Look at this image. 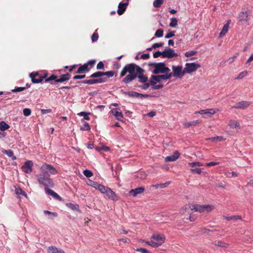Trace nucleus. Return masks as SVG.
I'll return each mask as SVG.
<instances>
[{"instance_id":"obj_1","label":"nucleus","mask_w":253,"mask_h":253,"mask_svg":"<svg viewBox=\"0 0 253 253\" xmlns=\"http://www.w3.org/2000/svg\"><path fill=\"white\" fill-rule=\"evenodd\" d=\"M144 70L134 63H129L126 65L120 73V77L125 76L127 73V75L123 80V82L127 84L132 82L137 77L140 83H144L148 81V78L144 75Z\"/></svg>"},{"instance_id":"obj_2","label":"nucleus","mask_w":253,"mask_h":253,"mask_svg":"<svg viewBox=\"0 0 253 253\" xmlns=\"http://www.w3.org/2000/svg\"><path fill=\"white\" fill-rule=\"evenodd\" d=\"M115 74L113 71H109L106 72L98 71L91 74L90 76L92 79L88 80L79 81L78 83L86 84H93L98 83H105L108 81L109 78L112 77Z\"/></svg>"},{"instance_id":"obj_3","label":"nucleus","mask_w":253,"mask_h":253,"mask_svg":"<svg viewBox=\"0 0 253 253\" xmlns=\"http://www.w3.org/2000/svg\"><path fill=\"white\" fill-rule=\"evenodd\" d=\"M149 67H152L154 68L152 73L155 74H159L160 73H165L166 72H169L170 70L167 67L164 62L159 63H148Z\"/></svg>"},{"instance_id":"obj_4","label":"nucleus","mask_w":253,"mask_h":253,"mask_svg":"<svg viewBox=\"0 0 253 253\" xmlns=\"http://www.w3.org/2000/svg\"><path fill=\"white\" fill-rule=\"evenodd\" d=\"M36 177L39 183L43 185L45 188H48V187H53L54 186L52 180L48 176H45L42 174H39L36 175Z\"/></svg>"},{"instance_id":"obj_5","label":"nucleus","mask_w":253,"mask_h":253,"mask_svg":"<svg viewBox=\"0 0 253 253\" xmlns=\"http://www.w3.org/2000/svg\"><path fill=\"white\" fill-rule=\"evenodd\" d=\"M96 62L95 59L88 61L86 63L80 66L76 73L81 74L89 72L94 67Z\"/></svg>"},{"instance_id":"obj_6","label":"nucleus","mask_w":253,"mask_h":253,"mask_svg":"<svg viewBox=\"0 0 253 253\" xmlns=\"http://www.w3.org/2000/svg\"><path fill=\"white\" fill-rule=\"evenodd\" d=\"M101 193L105 194L107 198L113 201H116L119 199V197L115 193L108 187H100Z\"/></svg>"},{"instance_id":"obj_7","label":"nucleus","mask_w":253,"mask_h":253,"mask_svg":"<svg viewBox=\"0 0 253 253\" xmlns=\"http://www.w3.org/2000/svg\"><path fill=\"white\" fill-rule=\"evenodd\" d=\"M41 170L43 173L47 174L48 176L50 175H55L57 173L56 169L52 166L46 163L41 166Z\"/></svg>"},{"instance_id":"obj_8","label":"nucleus","mask_w":253,"mask_h":253,"mask_svg":"<svg viewBox=\"0 0 253 253\" xmlns=\"http://www.w3.org/2000/svg\"><path fill=\"white\" fill-rule=\"evenodd\" d=\"M30 77L32 82L35 84L41 83L43 79L47 78V74H44L43 76H41L38 72H32L30 74Z\"/></svg>"},{"instance_id":"obj_9","label":"nucleus","mask_w":253,"mask_h":253,"mask_svg":"<svg viewBox=\"0 0 253 253\" xmlns=\"http://www.w3.org/2000/svg\"><path fill=\"white\" fill-rule=\"evenodd\" d=\"M201 67L199 64L195 63H187L185 64V67L184 69V73H191L194 71H195L197 69Z\"/></svg>"},{"instance_id":"obj_10","label":"nucleus","mask_w":253,"mask_h":253,"mask_svg":"<svg viewBox=\"0 0 253 253\" xmlns=\"http://www.w3.org/2000/svg\"><path fill=\"white\" fill-rule=\"evenodd\" d=\"M172 69L173 72V76L174 77L181 78L185 74L184 70H182V67L181 66H172Z\"/></svg>"},{"instance_id":"obj_11","label":"nucleus","mask_w":253,"mask_h":253,"mask_svg":"<svg viewBox=\"0 0 253 253\" xmlns=\"http://www.w3.org/2000/svg\"><path fill=\"white\" fill-rule=\"evenodd\" d=\"M178 54L174 52V50L171 48H168L163 51V57L172 58L174 57H177Z\"/></svg>"},{"instance_id":"obj_12","label":"nucleus","mask_w":253,"mask_h":253,"mask_svg":"<svg viewBox=\"0 0 253 253\" xmlns=\"http://www.w3.org/2000/svg\"><path fill=\"white\" fill-rule=\"evenodd\" d=\"M33 163L31 161H27L22 167V169L26 173H30L32 171Z\"/></svg>"},{"instance_id":"obj_13","label":"nucleus","mask_w":253,"mask_h":253,"mask_svg":"<svg viewBox=\"0 0 253 253\" xmlns=\"http://www.w3.org/2000/svg\"><path fill=\"white\" fill-rule=\"evenodd\" d=\"M251 105V102L243 101L237 102L232 108L245 109L248 108Z\"/></svg>"},{"instance_id":"obj_14","label":"nucleus","mask_w":253,"mask_h":253,"mask_svg":"<svg viewBox=\"0 0 253 253\" xmlns=\"http://www.w3.org/2000/svg\"><path fill=\"white\" fill-rule=\"evenodd\" d=\"M128 2L123 3L120 2L118 5V9L117 10L118 14L119 15H122L126 11Z\"/></svg>"},{"instance_id":"obj_15","label":"nucleus","mask_w":253,"mask_h":253,"mask_svg":"<svg viewBox=\"0 0 253 253\" xmlns=\"http://www.w3.org/2000/svg\"><path fill=\"white\" fill-rule=\"evenodd\" d=\"M193 211H194L193 205L188 204L181 208L180 212L182 214H184L185 212L190 213Z\"/></svg>"},{"instance_id":"obj_16","label":"nucleus","mask_w":253,"mask_h":253,"mask_svg":"<svg viewBox=\"0 0 253 253\" xmlns=\"http://www.w3.org/2000/svg\"><path fill=\"white\" fill-rule=\"evenodd\" d=\"M145 190V189L143 187H140L138 188H135L134 189H131L129 191V194L133 197L136 196L139 194L142 193Z\"/></svg>"},{"instance_id":"obj_17","label":"nucleus","mask_w":253,"mask_h":253,"mask_svg":"<svg viewBox=\"0 0 253 253\" xmlns=\"http://www.w3.org/2000/svg\"><path fill=\"white\" fill-rule=\"evenodd\" d=\"M151 238L157 242H162V244L164 242L165 237L164 235L153 234Z\"/></svg>"},{"instance_id":"obj_18","label":"nucleus","mask_w":253,"mask_h":253,"mask_svg":"<svg viewBox=\"0 0 253 253\" xmlns=\"http://www.w3.org/2000/svg\"><path fill=\"white\" fill-rule=\"evenodd\" d=\"M48 253H65L62 249H58L55 246H50L47 248Z\"/></svg>"},{"instance_id":"obj_19","label":"nucleus","mask_w":253,"mask_h":253,"mask_svg":"<svg viewBox=\"0 0 253 253\" xmlns=\"http://www.w3.org/2000/svg\"><path fill=\"white\" fill-rule=\"evenodd\" d=\"M179 157V154L177 151H175L173 154L170 156H167L165 158L166 162H173L177 160Z\"/></svg>"},{"instance_id":"obj_20","label":"nucleus","mask_w":253,"mask_h":253,"mask_svg":"<svg viewBox=\"0 0 253 253\" xmlns=\"http://www.w3.org/2000/svg\"><path fill=\"white\" fill-rule=\"evenodd\" d=\"M71 78V75L69 73H66L63 75H62L60 76V78L56 80H55V82L57 83H62L64 81H66L69 80Z\"/></svg>"},{"instance_id":"obj_21","label":"nucleus","mask_w":253,"mask_h":253,"mask_svg":"<svg viewBox=\"0 0 253 253\" xmlns=\"http://www.w3.org/2000/svg\"><path fill=\"white\" fill-rule=\"evenodd\" d=\"M231 21L229 20L227 21V23H226L222 28V30L219 33V36L220 37H223L224 36L226 33L228 32L229 28V24L230 23Z\"/></svg>"},{"instance_id":"obj_22","label":"nucleus","mask_w":253,"mask_h":253,"mask_svg":"<svg viewBox=\"0 0 253 253\" xmlns=\"http://www.w3.org/2000/svg\"><path fill=\"white\" fill-rule=\"evenodd\" d=\"M111 112L114 116L117 118V120L119 121L121 120L119 118H123L124 117L123 113L120 111V109H113L111 110Z\"/></svg>"},{"instance_id":"obj_23","label":"nucleus","mask_w":253,"mask_h":253,"mask_svg":"<svg viewBox=\"0 0 253 253\" xmlns=\"http://www.w3.org/2000/svg\"><path fill=\"white\" fill-rule=\"evenodd\" d=\"M199 113L201 115L203 114H210L211 115H212L215 113V112L212 109H206V110H201L199 111L195 112V114Z\"/></svg>"},{"instance_id":"obj_24","label":"nucleus","mask_w":253,"mask_h":253,"mask_svg":"<svg viewBox=\"0 0 253 253\" xmlns=\"http://www.w3.org/2000/svg\"><path fill=\"white\" fill-rule=\"evenodd\" d=\"M45 191L48 195L52 196L53 197L56 199H60L61 197L53 190L48 189V188H45Z\"/></svg>"},{"instance_id":"obj_25","label":"nucleus","mask_w":253,"mask_h":253,"mask_svg":"<svg viewBox=\"0 0 253 253\" xmlns=\"http://www.w3.org/2000/svg\"><path fill=\"white\" fill-rule=\"evenodd\" d=\"M160 82L158 75H152L149 80L151 85H154Z\"/></svg>"},{"instance_id":"obj_26","label":"nucleus","mask_w":253,"mask_h":253,"mask_svg":"<svg viewBox=\"0 0 253 253\" xmlns=\"http://www.w3.org/2000/svg\"><path fill=\"white\" fill-rule=\"evenodd\" d=\"M229 126L231 128H240V126L239 122L236 120H231L229 121Z\"/></svg>"},{"instance_id":"obj_27","label":"nucleus","mask_w":253,"mask_h":253,"mask_svg":"<svg viewBox=\"0 0 253 253\" xmlns=\"http://www.w3.org/2000/svg\"><path fill=\"white\" fill-rule=\"evenodd\" d=\"M2 152L6 154L8 157H10L12 160H15L16 159V157L14 156L13 151L10 149L3 150L2 151Z\"/></svg>"},{"instance_id":"obj_28","label":"nucleus","mask_w":253,"mask_h":253,"mask_svg":"<svg viewBox=\"0 0 253 253\" xmlns=\"http://www.w3.org/2000/svg\"><path fill=\"white\" fill-rule=\"evenodd\" d=\"M163 75H158L160 81L162 80L169 79L172 76V74L170 72V71L169 72H166Z\"/></svg>"},{"instance_id":"obj_29","label":"nucleus","mask_w":253,"mask_h":253,"mask_svg":"<svg viewBox=\"0 0 253 253\" xmlns=\"http://www.w3.org/2000/svg\"><path fill=\"white\" fill-rule=\"evenodd\" d=\"M88 184L89 185L95 188L96 189H97L100 192L101 191V188L100 187L104 186L103 185H101L96 182H95L93 181H91V180H90L89 181V183H88Z\"/></svg>"},{"instance_id":"obj_30","label":"nucleus","mask_w":253,"mask_h":253,"mask_svg":"<svg viewBox=\"0 0 253 253\" xmlns=\"http://www.w3.org/2000/svg\"><path fill=\"white\" fill-rule=\"evenodd\" d=\"M193 209L195 211L203 212H204V205L193 204Z\"/></svg>"},{"instance_id":"obj_31","label":"nucleus","mask_w":253,"mask_h":253,"mask_svg":"<svg viewBox=\"0 0 253 253\" xmlns=\"http://www.w3.org/2000/svg\"><path fill=\"white\" fill-rule=\"evenodd\" d=\"M213 244L215 246H218L223 248H226L229 246L228 244L219 240L215 241Z\"/></svg>"},{"instance_id":"obj_32","label":"nucleus","mask_w":253,"mask_h":253,"mask_svg":"<svg viewBox=\"0 0 253 253\" xmlns=\"http://www.w3.org/2000/svg\"><path fill=\"white\" fill-rule=\"evenodd\" d=\"M128 96L130 97H148V95L147 94L143 95L142 94L134 92V91H130L128 93Z\"/></svg>"},{"instance_id":"obj_33","label":"nucleus","mask_w":253,"mask_h":253,"mask_svg":"<svg viewBox=\"0 0 253 253\" xmlns=\"http://www.w3.org/2000/svg\"><path fill=\"white\" fill-rule=\"evenodd\" d=\"M66 206L71 210L73 211H77L79 212H81V211L79 210V206L77 204H73L71 203H68Z\"/></svg>"},{"instance_id":"obj_34","label":"nucleus","mask_w":253,"mask_h":253,"mask_svg":"<svg viewBox=\"0 0 253 253\" xmlns=\"http://www.w3.org/2000/svg\"><path fill=\"white\" fill-rule=\"evenodd\" d=\"M201 122V121L199 120L191 121L185 123L183 124V126L185 127H189L190 126H196L197 124H200Z\"/></svg>"},{"instance_id":"obj_35","label":"nucleus","mask_w":253,"mask_h":253,"mask_svg":"<svg viewBox=\"0 0 253 253\" xmlns=\"http://www.w3.org/2000/svg\"><path fill=\"white\" fill-rule=\"evenodd\" d=\"M147 244L153 248H157L162 245V242H157L153 240L147 242Z\"/></svg>"},{"instance_id":"obj_36","label":"nucleus","mask_w":253,"mask_h":253,"mask_svg":"<svg viewBox=\"0 0 253 253\" xmlns=\"http://www.w3.org/2000/svg\"><path fill=\"white\" fill-rule=\"evenodd\" d=\"M223 218L226 219L228 221L229 220H241V216L240 215H233L230 216H223Z\"/></svg>"},{"instance_id":"obj_37","label":"nucleus","mask_w":253,"mask_h":253,"mask_svg":"<svg viewBox=\"0 0 253 253\" xmlns=\"http://www.w3.org/2000/svg\"><path fill=\"white\" fill-rule=\"evenodd\" d=\"M204 212H210L214 209V206L212 205H204Z\"/></svg>"},{"instance_id":"obj_38","label":"nucleus","mask_w":253,"mask_h":253,"mask_svg":"<svg viewBox=\"0 0 253 253\" xmlns=\"http://www.w3.org/2000/svg\"><path fill=\"white\" fill-rule=\"evenodd\" d=\"M170 181L166 182L165 183H161V184H157L156 185H153L152 186V187H155L156 188H164L166 187H167L168 185H169L170 184Z\"/></svg>"},{"instance_id":"obj_39","label":"nucleus","mask_w":253,"mask_h":253,"mask_svg":"<svg viewBox=\"0 0 253 253\" xmlns=\"http://www.w3.org/2000/svg\"><path fill=\"white\" fill-rule=\"evenodd\" d=\"M9 128V126L5 122L2 121L0 123V129L1 131H4Z\"/></svg>"},{"instance_id":"obj_40","label":"nucleus","mask_w":253,"mask_h":253,"mask_svg":"<svg viewBox=\"0 0 253 253\" xmlns=\"http://www.w3.org/2000/svg\"><path fill=\"white\" fill-rule=\"evenodd\" d=\"M207 140H211L212 142L221 141L223 140V138L222 136H215L208 138Z\"/></svg>"},{"instance_id":"obj_41","label":"nucleus","mask_w":253,"mask_h":253,"mask_svg":"<svg viewBox=\"0 0 253 253\" xmlns=\"http://www.w3.org/2000/svg\"><path fill=\"white\" fill-rule=\"evenodd\" d=\"M239 17L241 18V20L242 21H248V14L246 12H241L239 14Z\"/></svg>"},{"instance_id":"obj_42","label":"nucleus","mask_w":253,"mask_h":253,"mask_svg":"<svg viewBox=\"0 0 253 253\" xmlns=\"http://www.w3.org/2000/svg\"><path fill=\"white\" fill-rule=\"evenodd\" d=\"M15 192L17 195H23L27 197V194L25 191H24L22 188L20 187L16 188L15 189Z\"/></svg>"},{"instance_id":"obj_43","label":"nucleus","mask_w":253,"mask_h":253,"mask_svg":"<svg viewBox=\"0 0 253 253\" xmlns=\"http://www.w3.org/2000/svg\"><path fill=\"white\" fill-rule=\"evenodd\" d=\"M247 74L248 72L247 71H244L238 75V77L236 78V80H241L246 77Z\"/></svg>"},{"instance_id":"obj_44","label":"nucleus","mask_w":253,"mask_h":253,"mask_svg":"<svg viewBox=\"0 0 253 253\" xmlns=\"http://www.w3.org/2000/svg\"><path fill=\"white\" fill-rule=\"evenodd\" d=\"M164 0H155L153 2V5L155 7H160L162 4L164 2Z\"/></svg>"},{"instance_id":"obj_45","label":"nucleus","mask_w":253,"mask_h":253,"mask_svg":"<svg viewBox=\"0 0 253 253\" xmlns=\"http://www.w3.org/2000/svg\"><path fill=\"white\" fill-rule=\"evenodd\" d=\"M177 25V20L175 17L171 18V22L169 23V26L171 27H175Z\"/></svg>"},{"instance_id":"obj_46","label":"nucleus","mask_w":253,"mask_h":253,"mask_svg":"<svg viewBox=\"0 0 253 253\" xmlns=\"http://www.w3.org/2000/svg\"><path fill=\"white\" fill-rule=\"evenodd\" d=\"M90 114V113H87L85 112H81L79 113L78 115L81 116H83L84 120H89L90 118L88 116V115Z\"/></svg>"},{"instance_id":"obj_47","label":"nucleus","mask_w":253,"mask_h":253,"mask_svg":"<svg viewBox=\"0 0 253 253\" xmlns=\"http://www.w3.org/2000/svg\"><path fill=\"white\" fill-rule=\"evenodd\" d=\"M83 174L87 177H90L93 175V173L90 170L85 169L83 171Z\"/></svg>"},{"instance_id":"obj_48","label":"nucleus","mask_w":253,"mask_h":253,"mask_svg":"<svg viewBox=\"0 0 253 253\" xmlns=\"http://www.w3.org/2000/svg\"><path fill=\"white\" fill-rule=\"evenodd\" d=\"M163 30L162 29H158L155 32V36L159 38L162 37L163 36Z\"/></svg>"},{"instance_id":"obj_49","label":"nucleus","mask_w":253,"mask_h":253,"mask_svg":"<svg viewBox=\"0 0 253 253\" xmlns=\"http://www.w3.org/2000/svg\"><path fill=\"white\" fill-rule=\"evenodd\" d=\"M57 76L52 74L49 77H48V78H46L45 80V82H50V81H51L53 80L55 81V80H57Z\"/></svg>"},{"instance_id":"obj_50","label":"nucleus","mask_w":253,"mask_h":253,"mask_svg":"<svg viewBox=\"0 0 253 253\" xmlns=\"http://www.w3.org/2000/svg\"><path fill=\"white\" fill-rule=\"evenodd\" d=\"M175 31H171L169 30V32L166 35L165 38L169 39L173 37L175 35Z\"/></svg>"},{"instance_id":"obj_51","label":"nucleus","mask_w":253,"mask_h":253,"mask_svg":"<svg viewBox=\"0 0 253 253\" xmlns=\"http://www.w3.org/2000/svg\"><path fill=\"white\" fill-rule=\"evenodd\" d=\"M26 89L25 87H16L14 89L11 90L12 92H20L22 91H23Z\"/></svg>"},{"instance_id":"obj_52","label":"nucleus","mask_w":253,"mask_h":253,"mask_svg":"<svg viewBox=\"0 0 253 253\" xmlns=\"http://www.w3.org/2000/svg\"><path fill=\"white\" fill-rule=\"evenodd\" d=\"M188 165L191 167H196V166L200 167V166H203V165L200 162H196L189 163Z\"/></svg>"},{"instance_id":"obj_53","label":"nucleus","mask_w":253,"mask_h":253,"mask_svg":"<svg viewBox=\"0 0 253 253\" xmlns=\"http://www.w3.org/2000/svg\"><path fill=\"white\" fill-rule=\"evenodd\" d=\"M197 53V51L191 50L188 51L185 53V56L187 57L192 56Z\"/></svg>"},{"instance_id":"obj_54","label":"nucleus","mask_w":253,"mask_h":253,"mask_svg":"<svg viewBox=\"0 0 253 253\" xmlns=\"http://www.w3.org/2000/svg\"><path fill=\"white\" fill-rule=\"evenodd\" d=\"M31 110L29 108H25L23 110V114L25 116L27 117L31 115Z\"/></svg>"},{"instance_id":"obj_55","label":"nucleus","mask_w":253,"mask_h":253,"mask_svg":"<svg viewBox=\"0 0 253 253\" xmlns=\"http://www.w3.org/2000/svg\"><path fill=\"white\" fill-rule=\"evenodd\" d=\"M98 37H99V36H98V33L94 32L91 36L92 41L93 42L97 41L98 39Z\"/></svg>"},{"instance_id":"obj_56","label":"nucleus","mask_w":253,"mask_h":253,"mask_svg":"<svg viewBox=\"0 0 253 253\" xmlns=\"http://www.w3.org/2000/svg\"><path fill=\"white\" fill-rule=\"evenodd\" d=\"M96 69L97 70H101L104 69V64L102 61H100L97 65Z\"/></svg>"},{"instance_id":"obj_57","label":"nucleus","mask_w":253,"mask_h":253,"mask_svg":"<svg viewBox=\"0 0 253 253\" xmlns=\"http://www.w3.org/2000/svg\"><path fill=\"white\" fill-rule=\"evenodd\" d=\"M136 251L141 253H150V252L147 250L142 248L137 249Z\"/></svg>"},{"instance_id":"obj_58","label":"nucleus","mask_w":253,"mask_h":253,"mask_svg":"<svg viewBox=\"0 0 253 253\" xmlns=\"http://www.w3.org/2000/svg\"><path fill=\"white\" fill-rule=\"evenodd\" d=\"M191 172L192 173L201 174V173L202 172L201 169H199V168L191 169Z\"/></svg>"},{"instance_id":"obj_59","label":"nucleus","mask_w":253,"mask_h":253,"mask_svg":"<svg viewBox=\"0 0 253 253\" xmlns=\"http://www.w3.org/2000/svg\"><path fill=\"white\" fill-rule=\"evenodd\" d=\"M82 130H89L90 129V127L89 126V125L88 123H85L84 125V127L81 128Z\"/></svg>"},{"instance_id":"obj_60","label":"nucleus","mask_w":253,"mask_h":253,"mask_svg":"<svg viewBox=\"0 0 253 253\" xmlns=\"http://www.w3.org/2000/svg\"><path fill=\"white\" fill-rule=\"evenodd\" d=\"M85 77V75H77L73 77L74 80L82 79Z\"/></svg>"},{"instance_id":"obj_61","label":"nucleus","mask_w":253,"mask_h":253,"mask_svg":"<svg viewBox=\"0 0 253 253\" xmlns=\"http://www.w3.org/2000/svg\"><path fill=\"white\" fill-rule=\"evenodd\" d=\"M161 55L163 56V52L158 51L153 53L154 58H158Z\"/></svg>"},{"instance_id":"obj_62","label":"nucleus","mask_w":253,"mask_h":253,"mask_svg":"<svg viewBox=\"0 0 253 253\" xmlns=\"http://www.w3.org/2000/svg\"><path fill=\"white\" fill-rule=\"evenodd\" d=\"M43 212L45 213V214H52V215H53L55 217H57V215H58V214L56 213V212H51V211H47V210H45L43 211Z\"/></svg>"},{"instance_id":"obj_63","label":"nucleus","mask_w":253,"mask_h":253,"mask_svg":"<svg viewBox=\"0 0 253 253\" xmlns=\"http://www.w3.org/2000/svg\"><path fill=\"white\" fill-rule=\"evenodd\" d=\"M164 87V85L163 84H158L156 85L155 84L154 85H152V88L153 89H159L160 88H162Z\"/></svg>"},{"instance_id":"obj_64","label":"nucleus","mask_w":253,"mask_h":253,"mask_svg":"<svg viewBox=\"0 0 253 253\" xmlns=\"http://www.w3.org/2000/svg\"><path fill=\"white\" fill-rule=\"evenodd\" d=\"M163 45V43L160 42V43H155L153 44L152 48H156L157 47H161Z\"/></svg>"}]
</instances>
